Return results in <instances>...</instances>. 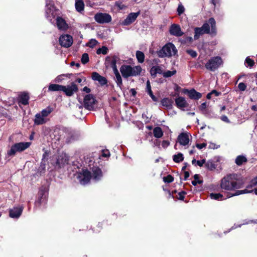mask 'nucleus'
Returning <instances> with one entry per match:
<instances>
[{
	"mask_svg": "<svg viewBox=\"0 0 257 257\" xmlns=\"http://www.w3.org/2000/svg\"><path fill=\"white\" fill-rule=\"evenodd\" d=\"M90 171L87 170L83 169L81 172L76 174V178L78 182L81 185H86L88 184L90 179H92L95 181L100 180L103 176L102 171L98 167L93 165L91 167V165H89Z\"/></svg>",
	"mask_w": 257,
	"mask_h": 257,
	"instance_id": "f257e3e1",
	"label": "nucleus"
},
{
	"mask_svg": "<svg viewBox=\"0 0 257 257\" xmlns=\"http://www.w3.org/2000/svg\"><path fill=\"white\" fill-rule=\"evenodd\" d=\"M243 184L239 175L237 174H229L221 179L220 187L222 189L231 191L241 188Z\"/></svg>",
	"mask_w": 257,
	"mask_h": 257,
	"instance_id": "f03ea898",
	"label": "nucleus"
},
{
	"mask_svg": "<svg viewBox=\"0 0 257 257\" xmlns=\"http://www.w3.org/2000/svg\"><path fill=\"white\" fill-rule=\"evenodd\" d=\"M204 34H209L212 36L216 35V22L213 18H209L206 22L203 24L201 27H197L194 29V39L197 40Z\"/></svg>",
	"mask_w": 257,
	"mask_h": 257,
	"instance_id": "7ed1b4c3",
	"label": "nucleus"
},
{
	"mask_svg": "<svg viewBox=\"0 0 257 257\" xmlns=\"http://www.w3.org/2000/svg\"><path fill=\"white\" fill-rule=\"evenodd\" d=\"M119 70L122 77L124 78L139 76L142 71V67L140 65L132 67L125 64L121 65Z\"/></svg>",
	"mask_w": 257,
	"mask_h": 257,
	"instance_id": "20e7f679",
	"label": "nucleus"
},
{
	"mask_svg": "<svg viewBox=\"0 0 257 257\" xmlns=\"http://www.w3.org/2000/svg\"><path fill=\"white\" fill-rule=\"evenodd\" d=\"M177 53V50L172 43H167L160 50L157 51V54L160 58H170L175 55Z\"/></svg>",
	"mask_w": 257,
	"mask_h": 257,
	"instance_id": "39448f33",
	"label": "nucleus"
},
{
	"mask_svg": "<svg viewBox=\"0 0 257 257\" xmlns=\"http://www.w3.org/2000/svg\"><path fill=\"white\" fill-rule=\"evenodd\" d=\"M31 145L29 142H21L13 145L11 149L8 151L7 156H14L17 152H22L28 148Z\"/></svg>",
	"mask_w": 257,
	"mask_h": 257,
	"instance_id": "423d86ee",
	"label": "nucleus"
},
{
	"mask_svg": "<svg viewBox=\"0 0 257 257\" xmlns=\"http://www.w3.org/2000/svg\"><path fill=\"white\" fill-rule=\"evenodd\" d=\"M223 63L221 58L216 56L211 58L205 65V68L211 71H214L217 69Z\"/></svg>",
	"mask_w": 257,
	"mask_h": 257,
	"instance_id": "0eeeda50",
	"label": "nucleus"
},
{
	"mask_svg": "<svg viewBox=\"0 0 257 257\" xmlns=\"http://www.w3.org/2000/svg\"><path fill=\"white\" fill-rule=\"evenodd\" d=\"M48 193L45 189L41 188L40 189L37 199L35 202V207L41 208L42 206H44L46 203Z\"/></svg>",
	"mask_w": 257,
	"mask_h": 257,
	"instance_id": "6e6552de",
	"label": "nucleus"
},
{
	"mask_svg": "<svg viewBox=\"0 0 257 257\" xmlns=\"http://www.w3.org/2000/svg\"><path fill=\"white\" fill-rule=\"evenodd\" d=\"M96 103V100L92 94H87L84 97V107L88 110H94L95 108Z\"/></svg>",
	"mask_w": 257,
	"mask_h": 257,
	"instance_id": "1a4fd4ad",
	"label": "nucleus"
},
{
	"mask_svg": "<svg viewBox=\"0 0 257 257\" xmlns=\"http://www.w3.org/2000/svg\"><path fill=\"white\" fill-rule=\"evenodd\" d=\"M94 20L99 24H107L112 20L111 16L107 13H97L94 16Z\"/></svg>",
	"mask_w": 257,
	"mask_h": 257,
	"instance_id": "9d476101",
	"label": "nucleus"
},
{
	"mask_svg": "<svg viewBox=\"0 0 257 257\" xmlns=\"http://www.w3.org/2000/svg\"><path fill=\"white\" fill-rule=\"evenodd\" d=\"M60 45L64 48H69L73 43V37L68 34L61 35L59 39Z\"/></svg>",
	"mask_w": 257,
	"mask_h": 257,
	"instance_id": "9b49d317",
	"label": "nucleus"
},
{
	"mask_svg": "<svg viewBox=\"0 0 257 257\" xmlns=\"http://www.w3.org/2000/svg\"><path fill=\"white\" fill-rule=\"evenodd\" d=\"M140 14L139 11L137 13H131L123 21L120 22V24L124 26L130 25L136 20Z\"/></svg>",
	"mask_w": 257,
	"mask_h": 257,
	"instance_id": "f8f14e48",
	"label": "nucleus"
},
{
	"mask_svg": "<svg viewBox=\"0 0 257 257\" xmlns=\"http://www.w3.org/2000/svg\"><path fill=\"white\" fill-rule=\"evenodd\" d=\"M64 88H63V92H65L68 96L73 95L78 90L77 86L74 82H72L70 85L64 86Z\"/></svg>",
	"mask_w": 257,
	"mask_h": 257,
	"instance_id": "ddd939ff",
	"label": "nucleus"
},
{
	"mask_svg": "<svg viewBox=\"0 0 257 257\" xmlns=\"http://www.w3.org/2000/svg\"><path fill=\"white\" fill-rule=\"evenodd\" d=\"M24 207L22 206L14 207L9 211V215L12 218H18L23 212Z\"/></svg>",
	"mask_w": 257,
	"mask_h": 257,
	"instance_id": "4468645a",
	"label": "nucleus"
},
{
	"mask_svg": "<svg viewBox=\"0 0 257 257\" xmlns=\"http://www.w3.org/2000/svg\"><path fill=\"white\" fill-rule=\"evenodd\" d=\"M170 34L176 37L182 36L184 33L181 31V27L179 25L172 24L169 29Z\"/></svg>",
	"mask_w": 257,
	"mask_h": 257,
	"instance_id": "2eb2a0df",
	"label": "nucleus"
},
{
	"mask_svg": "<svg viewBox=\"0 0 257 257\" xmlns=\"http://www.w3.org/2000/svg\"><path fill=\"white\" fill-rule=\"evenodd\" d=\"M177 141L180 145L185 146L189 142V136L186 133H181L177 138Z\"/></svg>",
	"mask_w": 257,
	"mask_h": 257,
	"instance_id": "dca6fc26",
	"label": "nucleus"
},
{
	"mask_svg": "<svg viewBox=\"0 0 257 257\" xmlns=\"http://www.w3.org/2000/svg\"><path fill=\"white\" fill-rule=\"evenodd\" d=\"M49 120L48 118H45L42 116V114L39 112L37 113L35 115V118L34 119V124L35 125H41L45 124Z\"/></svg>",
	"mask_w": 257,
	"mask_h": 257,
	"instance_id": "f3484780",
	"label": "nucleus"
},
{
	"mask_svg": "<svg viewBox=\"0 0 257 257\" xmlns=\"http://www.w3.org/2000/svg\"><path fill=\"white\" fill-rule=\"evenodd\" d=\"M92 79L93 80L97 81L101 85L106 84L107 82L106 79L97 72H93L92 74Z\"/></svg>",
	"mask_w": 257,
	"mask_h": 257,
	"instance_id": "a211bd4d",
	"label": "nucleus"
},
{
	"mask_svg": "<svg viewBox=\"0 0 257 257\" xmlns=\"http://www.w3.org/2000/svg\"><path fill=\"white\" fill-rule=\"evenodd\" d=\"M56 24L59 29L61 30H66L68 26L65 21L61 17H57L56 19Z\"/></svg>",
	"mask_w": 257,
	"mask_h": 257,
	"instance_id": "6ab92c4d",
	"label": "nucleus"
},
{
	"mask_svg": "<svg viewBox=\"0 0 257 257\" xmlns=\"http://www.w3.org/2000/svg\"><path fill=\"white\" fill-rule=\"evenodd\" d=\"M84 7L83 0H75V8L77 12L83 14L84 11Z\"/></svg>",
	"mask_w": 257,
	"mask_h": 257,
	"instance_id": "aec40b11",
	"label": "nucleus"
},
{
	"mask_svg": "<svg viewBox=\"0 0 257 257\" xmlns=\"http://www.w3.org/2000/svg\"><path fill=\"white\" fill-rule=\"evenodd\" d=\"M186 91L187 92V94L191 99L198 100L202 96V94L200 93L197 92L194 89H192L190 90H186Z\"/></svg>",
	"mask_w": 257,
	"mask_h": 257,
	"instance_id": "412c9836",
	"label": "nucleus"
},
{
	"mask_svg": "<svg viewBox=\"0 0 257 257\" xmlns=\"http://www.w3.org/2000/svg\"><path fill=\"white\" fill-rule=\"evenodd\" d=\"M113 72L115 76V82L117 83V86L120 87L122 84V81L121 77L119 74V72L116 66L111 67Z\"/></svg>",
	"mask_w": 257,
	"mask_h": 257,
	"instance_id": "4be33fe9",
	"label": "nucleus"
},
{
	"mask_svg": "<svg viewBox=\"0 0 257 257\" xmlns=\"http://www.w3.org/2000/svg\"><path fill=\"white\" fill-rule=\"evenodd\" d=\"M175 102L177 106L184 110V108L187 107V103L185 99L183 97H178L175 99Z\"/></svg>",
	"mask_w": 257,
	"mask_h": 257,
	"instance_id": "5701e85b",
	"label": "nucleus"
},
{
	"mask_svg": "<svg viewBox=\"0 0 257 257\" xmlns=\"http://www.w3.org/2000/svg\"><path fill=\"white\" fill-rule=\"evenodd\" d=\"M54 9V4L50 1L47 0L46 4V13L47 17L53 14Z\"/></svg>",
	"mask_w": 257,
	"mask_h": 257,
	"instance_id": "b1692460",
	"label": "nucleus"
},
{
	"mask_svg": "<svg viewBox=\"0 0 257 257\" xmlns=\"http://www.w3.org/2000/svg\"><path fill=\"white\" fill-rule=\"evenodd\" d=\"M63 88H64L63 85L56 84H50L48 87L49 91H63Z\"/></svg>",
	"mask_w": 257,
	"mask_h": 257,
	"instance_id": "393cba45",
	"label": "nucleus"
},
{
	"mask_svg": "<svg viewBox=\"0 0 257 257\" xmlns=\"http://www.w3.org/2000/svg\"><path fill=\"white\" fill-rule=\"evenodd\" d=\"M29 96L28 94L26 93H22L19 98V103L23 105H27L28 104Z\"/></svg>",
	"mask_w": 257,
	"mask_h": 257,
	"instance_id": "a878e982",
	"label": "nucleus"
},
{
	"mask_svg": "<svg viewBox=\"0 0 257 257\" xmlns=\"http://www.w3.org/2000/svg\"><path fill=\"white\" fill-rule=\"evenodd\" d=\"M257 223V220L254 221V220H244L243 221V223L240 224H239V225H235L234 224L229 230V231H227V232H224L225 233H227V232H229L230 230H231L232 229H235L237 227H240L242 225H246V224H248L249 223Z\"/></svg>",
	"mask_w": 257,
	"mask_h": 257,
	"instance_id": "bb28decb",
	"label": "nucleus"
},
{
	"mask_svg": "<svg viewBox=\"0 0 257 257\" xmlns=\"http://www.w3.org/2000/svg\"><path fill=\"white\" fill-rule=\"evenodd\" d=\"M53 111V108L49 106L47 107L46 108L43 109L40 113L42 114V116L44 117L45 118H48V116L51 114V113Z\"/></svg>",
	"mask_w": 257,
	"mask_h": 257,
	"instance_id": "cd10ccee",
	"label": "nucleus"
},
{
	"mask_svg": "<svg viewBox=\"0 0 257 257\" xmlns=\"http://www.w3.org/2000/svg\"><path fill=\"white\" fill-rule=\"evenodd\" d=\"M154 136L156 138H161L163 135V132L160 127L157 126L153 129Z\"/></svg>",
	"mask_w": 257,
	"mask_h": 257,
	"instance_id": "c85d7f7f",
	"label": "nucleus"
},
{
	"mask_svg": "<svg viewBox=\"0 0 257 257\" xmlns=\"http://www.w3.org/2000/svg\"><path fill=\"white\" fill-rule=\"evenodd\" d=\"M110 59H111V62H110L111 67H114V66H116V63L119 60V58L116 55H114L111 58L109 56H107L106 58V61H109Z\"/></svg>",
	"mask_w": 257,
	"mask_h": 257,
	"instance_id": "c756f323",
	"label": "nucleus"
},
{
	"mask_svg": "<svg viewBox=\"0 0 257 257\" xmlns=\"http://www.w3.org/2000/svg\"><path fill=\"white\" fill-rule=\"evenodd\" d=\"M67 157L65 155H62L58 156L56 163L58 165L61 166L67 163Z\"/></svg>",
	"mask_w": 257,
	"mask_h": 257,
	"instance_id": "7c9ffc66",
	"label": "nucleus"
},
{
	"mask_svg": "<svg viewBox=\"0 0 257 257\" xmlns=\"http://www.w3.org/2000/svg\"><path fill=\"white\" fill-rule=\"evenodd\" d=\"M253 190L251 191H248L246 189L242 190H237L235 192V193L233 194H230L229 195H228L227 198H230L231 197L235 196H238L241 194L250 193L252 192Z\"/></svg>",
	"mask_w": 257,
	"mask_h": 257,
	"instance_id": "2f4dec72",
	"label": "nucleus"
},
{
	"mask_svg": "<svg viewBox=\"0 0 257 257\" xmlns=\"http://www.w3.org/2000/svg\"><path fill=\"white\" fill-rule=\"evenodd\" d=\"M247 161L246 158L242 155H239L235 159V162L238 166L241 165L243 163Z\"/></svg>",
	"mask_w": 257,
	"mask_h": 257,
	"instance_id": "473e14b6",
	"label": "nucleus"
},
{
	"mask_svg": "<svg viewBox=\"0 0 257 257\" xmlns=\"http://www.w3.org/2000/svg\"><path fill=\"white\" fill-rule=\"evenodd\" d=\"M136 57L139 63H142L144 62L145 55L142 51H137L136 52Z\"/></svg>",
	"mask_w": 257,
	"mask_h": 257,
	"instance_id": "72a5a7b5",
	"label": "nucleus"
},
{
	"mask_svg": "<svg viewBox=\"0 0 257 257\" xmlns=\"http://www.w3.org/2000/svg\"><path fill=\"white\" fill-rule=\"evenodd\" d=\"M173 160L176 163H180L184 160L183 155L181 153L174 155L173 156Z\"/></svg>",
	"mask_w": 257,
	"mask_h": 257,
	"instance_id": "f704fd0d",
	"label": "nucleus"
},
{
	"mask_svg": "<svg viewBox=\"0 0 257 257\" xmlns=\"http://www.w3.org/2000/svg\"><path fill=\"white\" fill-rule=\"evenodd\" d=\"M210 197L211 199L217 200H223L226 198H223V195L220 193H211Z\"/></svg>",
	"mask_w": 257,
	"mask_h": 257,
	"instance_id": "c9c22d12",
	"label": "nucleus"
},
{
	"mask_svg": "<svg viewBox=\"0 0 257 257\" xmlns=\"http://www.w3.org/2000/svg\"><path fill=\"white\" fill-rule=\"evenodd\" d=\"M177 71L175 69L173 70L172 71L168 70L165 72H164L163 73V76L165 78H168L172 76L176 73Z\"/></svg>",
	"mask_w": 257,
	"mask_h": 257,
	"instance_id": "e433bc0d",
	"label": "nucleus"
},
{
	"mask_svg": "<svg viewBox=\"0 0 257 257\" xmlns=\"http://www.w3.org/2000/svg\"><path fill=\"white\" fill-rule=\"evenodd\" d=\"M161 104L163 106H165L168 108L171 107V102L168 98H164L161 100Z\"/></svg>",
	"mask_w": 257,
	"mask_h": 257,
	"instance_id": "4c0bfd02",
	"label": "nucleus"
},
{
	"mask_svg": "<svg viewBox=\"0 0 257 257\" xmlns=\"http://www.w3.org/2000/svg\"><path fill=\"white\" fill-rule=\"evenodd\" d=\"M245 65L246 67H252L254 64V61L251 59L249 57H247L245 60Z\"/></svg>",
	"mask_w": 257,
	"mask_h": 257,
	"instance_id": "58836bf2",
	"label": "nucleus"
},
{
	"mask_svg": "<svg viewBox=\"0 0 257 257\" xmlns=\"http://www.w3.org/2000/svg\"><path fill=\"white\" fill-rule=\"evenodd\" d=\"M205 166L206 168H207L209 170H213L215 169V164L210 161H207L205 164Z\"/></svg>",
	"mask_w": 257,
	"mask_h": 257,
	"instance_id": "ea45409f",
	"label": "nucleus"
},
{
	"mask_svg": "<svg viewBox=\"0 0 257 257\" xmlns=\"http://www.w3.org/2000/svg\"><path fill=\"white\" fill-rule=\"evenodd\" d=\"M89 58L88 54L87 53H84L81 57V62L83 64H85L89 62Z\"/></svg>",
	"mask_w": 257,
	"mask_h": 257,
	"instance_id": "a19ab883",
	"label": "nucleus"
},
{
	"mask_svg": "<svg viewBox=\"0 0 257 257\" xmlns=\"http://www.w3.org/2000/svg\"><path fill=\"white\" fill-rule=\"evenodd\" d=\"M194 180L192 181V184L194 186H196L197 184H201L202 181L199 180V176L198 174H195L194 176Z\"/></svg>",
	"mask_w": 257,
	"mask_h": 257,
	"instance_id": "79ce46f5",
	"label": "nucleus"
},
{
	"mask_svg": "<svg viewBox=\"0 0 257 257\" xmlns=\"http://www.w3.org/2000/svg\"><path fill=\"white\" fill-rule=\"evenodd\" d=\"M97 43L98 42L97 40H96L94 39H92L89 41V42L87 44V46L90 48H93L97 45Z\"/></svg>",
	"mask_w": 257,
	"mask_h": 257,
	"instance_id": "37998d69",
	"label": "nucleus"
},
{
	"mask_svg": "<svg viewBox=\"0 0 257 257\" xmlns=\"http://www.w3.org/2000/svg\"><path fill=\"white\" fill-rule=\"evenodd\" d=\"M108 51V49L107 47L103 46L101 48H99L97 50V54H99L102 53L104 55L106 54Z\"/></svg>",
	"mask_w": 257,
	"mask_h": 257,
	"instance_id": "c03bdc74",
	"label": "nucleus"
},
{
	"mask_svg": "<svg viewBox=\"0 0 257 257\" xmlns=\"http://www.w3.org/2000/svg\"><path fill=\"white\" fill-rule=\"evenodd\" d=\"M173 180H174V178L171 175H168L166 177H164L163 178V181L165 183H169L173 182Z\"/></svg>",
	"mask_w": 257,
	"mask_h": 257,
	"instance_id": "a18cd8bd",
	"label": "nucleus"
},
{
	"mask_svg": "<svg viewBox=\"0 0 257 257\" xmlns=\"http://www.w3.org/2000/svg\"><path fill=\"white\" fill-rule=\"evenodd\" d=\"M177 11L178 15L180 16L185 11V8H184V6L182 4H179L178 7Z\"/></svg>",
	"mask_w": 257,
	"mask_h": 257,
	"instance_id": "49530a36",
	"label": "nucleus"
},
{
	"mask_svg": "<svg viewBox=\"0 0 257 257\" xmlns=\"http://www.w3.org/2000/svg\"><path fill=\"white\" fill-rule=\"evenodd\" d=\"M66 75H67L65 74L58 75L55 78L54 81L57 83L61 82L64 79V77L66 76Z\"/></svg>",
	"mask_w": 257,
	"mask_h": 257,
	"instance_id": "de8ad7c7",
	"label": "nucleus"
},
{
	"mask_svg": "<svg viewBox=\"0 0 257 257\" xmlns=\"http://www.w3.org/2000/svg\"><path fill=\"white\" fill-rule=\"evenodd\" d=\"M187 53L193 58L196 57L197 56L196 52L191 49L187 50Z\"/></svg>",
	"mask_w": 257,
	"mask_h": 257,
	"instance_id": "09e8293b",
	"label": "nucleus"
},
{
	"mask_svg": "<svg viewBox=\"0 0 257 257\" xmlns=\"http://www.w3.org/2000/svg\"><path fill=\"white\" fill-rule=\"evenodd\" d=\"M238 87L240 90L244 91L246 89V86L244 83L240 82L238 84Z\"/></svg>",
	"mask_w": 257,
	"mask_h": 257,
	"instance_id": "8fccbe9b",
	"label": "nucleus"
},
{
	"mask_svg": "<svg viewBox=\"0 0 257 257\" xmlns=\"http://www.w3.org/2000/svg\"><path fill=\"white\" fill-rule=\"evenodd\" d=\"M110 156V153L108 150H103L102 152L101 156L105 158H108Z\"/></svg>",
	"mask_w": 257,
	"mask_h": 257,
	"instance_id": "3c124183",
	"label": "nucleus"
},
{
	"mask_svg": "<svg viewBox=\"0 0 257 257\" xmlns=\"http://www.w3.org/2000/svg\"><path fill=\"white\" fill-rule=\"evenodd\" d=\"M154 67L155 68V70L156 71V72L157 73V74H162L163 75V73L164 72H163V70L161 68V67H160L159 66H154Z\"/></svg>",
	"mask_w": 257,
	"mask_h": 257,
	"instance_id": "603ef678",
	"label": "nucleus"
},
{
	"mask_svg": "<svg viewBox=\"0 0 257 257\" xmlns=\"http://www.w3.org/2000/svg\"><path fill=\"white\" fill-rule=\"evenodd\" d=\"M146 90L147 93L152 91L151 83L149 80H148L147 82Z\"/></svg>",
	"mask_w": 257,
	"mask_h": 257,
	"instance_id": "864d4df0",
	"label": "nucleus"
},
{
	"mask_svg": "<svg viewBox=\"0 0 257 257\" xmlns=\"http://www.w3.org/2000/svg\"><path fill=\"white\" fill-rule=\"evenodd\" d=\"M207 144L206 143H202L201 144H196V147L199 150H201L205 147H206Z\"/></svg>",
	"mask_w": 257,
	"mask_h": 257,
	"instance_id": "5fc2aeb1",
	"label": "nucleus"
},
{
	"mask_svg": "<svg viewBox=\"0 0 257 257\" xmlns=\"http://www.w3.org/2000/svg\"><path fill=\"white\" fill-rule=\"evenodd\" d=\"M170 145V142L168 141L164 140L162 143V146L164 148H167Z\"/></svg>",
	"mask_w": 257,
	"mask_h": 257,
	"instance_id": "6e6d98bb",
	"label": "nucleus"
},
{
	"mask_svg": "<svg viewBox=\"0 0 257 257\" xmlns=\"http://www.w3.org/2000/svg\"><path fill=\"white\" fill-rule=\"evenodd\" d=\"M250 183L251 186H256L257 185V176L252 179Z\"/></svg>",
	"mask_w": 257,
	"mask_h": 257,
	"instance_id": "4d7b16f0",
	"label": "nucleus"
},
{
	"mask_svg": "<svg viewBox=\"0 0 257 257\" xmlns=\"http://www.w3.org/2000/svg\"><path fill=\"white\" fill-rule=\"evenodd\" d=\"M148 94L150 95V96L151 97V98L153 99V101H157V98L153 94V93L152 91L148 92Z\"/></svg>",
	"mask_w": 257,
	"mask_h": 257,
	"instance_id": "13d9d810",
	"label": "nucleus"
},
{
	"mask_svg": "<svg viewBox=\"0 0 257 257\" xmlns=\"http://www.w3.org/2000/svg\"><path fill=\"white\" fill-rule=\"evenodd\" d=\"M220 119L225 122H227V123H229L230 122V120H229V119L228 118V117L226 116V115H222L221 117H220Z\"/></svg>",
	"mask_w": 257,
	"mask_h": 257,
	"instance_id": "bf43d9fd",
	"label": "nucleus"
},
{
	"mask_svg": "<svg viewBox=\"0 0 257 257\" xmlns=\"http://www.w3.org/2000/svg\"><path fill=\"white\" fill-rule=\"evenodd\" d=\"M196 164L198 166L202 167L204 164H205V161L204 159L200 161L198 160L196 161Z\"/></svg>",
	"mask_w": 257,
	"mask_h": 257,
	"instance_id": "052dcab7",
	"label": "nucleus"
},
{
	"mask_svg": "<svg viewBox=\"0 0 257 257\" xmlns=\"http://www.w3.org/2000/svg\"><path fill=\"white\" fill-rule=\"evenodd\" d=\"M186 193L184 191H182L179 193V199L183 200L184 198V195Z\"/></svg>",
	"mask_w": 257,
	"mask_h": 257,
	"instance_id": "680f3d73",
	"label": "nucleus"
},
{
	"mask_svg": "<svg viewBox=\"0 0 257 257\" xmlns=\"http://www.w3.org/2000/svg\"><path fill=\"white\" fill-rule=\"evenodd\" d=\"M155 69V68L154 66H153L151 69V74L152 76H154V77H155L156 76V74H157V73L156 72Z\"/></svg>",
	"mask_w": 257,
	"mask_h": 257,
	"instance_id": "e2e57ef3",
	"label": "nucleus"
},
{
	"mask_svg": "<svg viewBox=\"0 0 257 257\" xmlns=\"http://www.w3.org/2000/svg\"><path fill=\"white\" fill-rule=\"evenodd\" d=\"M206 107V103H205V102H203V103H202L201 104V105H200V107H199V108H200V109L201 111H203V110H205V109Z\"/></svg>",
	"mask_w": 257,
	"mask_h": 257,
	"instance_id": "0e129e2a",
	"label": "nucleus"
},
{
	"mask_svg": "<svg viewBox=\"0 0 257 257\" xmlns=\"http://www.w3.org/2000/svg\"><path fill=\"white\" fill-rule=\"evenodd\" d=\"M71 66H76L77 68H79L80 66L79 63H75V62H72L70 64Z\"/></svg>",
	"mask_w": 257,
	"mask_h": 257,
	"instance_id": "69168bd1",
	"label": "nucleus"
},
{
	"mask_svg": "<svg viewBox=\"0 0 257 257\" xmlns=\"http://www.w3.org/2000/svg\"><path fill=\"white\" fill-rule=\"evenodd\" d=\"M211 94H214L216 96H218L220 95V93L217 91L215 90H212L211 92Z\"/></svg>",
	"mask_w": 257,
	"mask_h": 257,
	"instance_id": "338daca9",
	"label": "nucleus"
},
{
	"mask_svg": "<svg viewBox=\"0 0 257 257\" xmlns=\"http://www.w3.org/2000/svg\"><path fill=\"white\" fill-rule=\"evenodd\" d=\"M83 91L88 93L90 92V89L89 88L87 87V86H85L83 88Z\"/></svg>",
	"mask_w": 257,
	"mask_h": 257,
	"instance_id": "774afa93",
	"label": "nucleus"
}]
</instances>
